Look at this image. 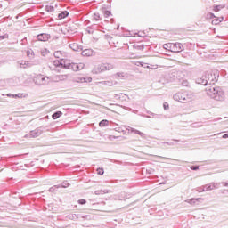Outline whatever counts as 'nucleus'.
Instances as JSON below:
<instances>
[{"mask_svg":"<svg viewBox=\"0 0 228 228\" xmlns=\"http://www.w3.org/2000/svg\"><path fill=\"white\" fill-rule=\"evenodd\" d=\"M163 48L171 53H181L184 51V46L181 43H167Z\"/></svg>","mask_w":228,"mask_h":228,"instance_id":"nucleus-1","label":"nucleus"},{"mask_svg":"<svg viewBox=\"0 0 228 228\" xmlns=\"http://www.w3.org/2000/svg\"><path fill=\"white\" fill-rule=\"evenodd\" d=\"M34 83L38 86H44V85H49V77L44 75H37L34 77Z\"/></svg>","mask_w":228,"mask_h":228,"instance_id":"nucleus-2","label":"nucleus"},{"mask_svg":"<svg viewBox=\"0 0 228 228\" xmlns=\"http://www.w3.org/2000/svg\"><path fill=\"white\" fill-rule=\"evenodd\" d=\"M65 69H72L75 72H77L79 70H83L85 69V63H68L65 64Z\"/></svg>","mask_w":228,"mask_h":228,"instance_id":"nucleus-3","label":"nucleus"},{"mask_svg":"<svg viewBox=\"0 0 228 228\" xmlns=\"http://www.w3.org/2000/svg\"><path fill=\"white\" fill-rule=\"evenodd\" d=\"M207 19H213L212 20V24L214 26H218V24H220V22L224 21V17H215V15H213V13H208L207 14Z\"/></svg>","mask_w":228,"mask_h":228,"instance_id":"nucleus-4","label":"nucleus"},{"mask_svg":"<svg viewBox=\"0 0 228 228\" xmlns=\"http://www.w3.org/2000/svg\"><path fill=\"white\" fill-rule=\"evenodd\" d=\"M111 69H113V66L110 63H103L100 65L101 72H104L106 70H111Z\"/></svg>","mask_w":228,"mask_h":228,"instance_id":"nucleus-5","label":"nucleus"},{"mask_svg":"<svg viewBox=\"0 0 228 228\" xmlns=\"http://www.w3.org/2000/svg\"><path fill=\"white\" fill-rule=\"evenodd\" d=\"M37 40L39 42H47V40H49V34H39L37 35Z\"/></svg>","mask_w":228,"mask_h":228,"instance_id":"nucleus-6","label":"nucleus"},{"mask_svg":"<svg viewBox=\"0 0 228 228\" xmlns=\"http://www.w3.org/2000/svg\"><path fill=\"white\" fill-rule=\"evenodd\" d=\"M67 17H69V12H67V11H63L62 12L59 13V15H58V19L60 20H61V19H65Z\"/></svg>","mask_w":228,"mask_h":228,"instance_id":"nucleus-7","label":"nucleus"},{"mask_svg":"<svg viewBox=\"0 0 228 228\" xmlns=\"http://www.w3.org/2000/svg\"><path fill=\"white\" fill-rule=\"evenodd\" d=\"M94 54V51L91 49H86L82 52V56H92Z\"/></svg>","mask_w":228,"mask_h":228,"instance_id":"nucleus-8","label":"nucleus"},{"mask_svg":"<svg viewBox=\"0 0 228 228\" xmlns=\"http://www.w3.org/2000/svg\"><path fill=\"white\" fill-rule=\"evenodd\" d=\"M77 83H92V77L77 78Z\"/></svg>","mask_w":228,"mask_h":228,"instance_id":"nucleus-9","label":"nucleus"},{"mask_svg":"<svg viewBox=\"0 0 228 228\" xmlns=\"http://www.w3.org/2000/svg\"><path fill=\"white\" fill-rule=\"evenodd\" d=\"M63 113L61 111H57L52 116V118H53V120H56L57 118H60V117H61Z\"/></svg>","mask_w":228,"mask_h":228,"instance_id":"nucleus-10","label":"nucleus"},{"mask_svg":"<svg viewBox=\"0 0 228 228\" xmlns=\"http://www.w3.org/2000/svg\"><path fill=\"white\" fill-rule=\"evenodd\" d=\"M110 124V121L103 119L99 123L100 127H106Z\"/></svg>","mask_w":228,"mask_h":228,"instance_id":"nucleus-11","label":"nucleus"},{"mask_svg":"<svg viewBox=\"0 0 228 228\" xmlns=\"http://www.w3.org/2000/svg\"><path fill=\"white\" fill-rule=\"evenodd\" d=\"M69 63H70V61H69V60H67V59H62V60H61V65L62 67H64V68H65V65H69Z\"/></svg>","mask_w":228,"mask_h":228,"instance_id":"nucleus-12","label":"nucleus"},{"mask_svg":"<svg viewBox=\"0 0 228 228\" xmlns=\"http://www.w3.org/2000/svg\"><path fill=\"white\" fill-rule=\"evenodd\" d=\"M97 174H98L99 175H104V169L99 167V168L97 169Z\"/></svg>","mask_w":228,"mask_h":228,"instance_id":"nucleus-13","label":"nucleus"},{"mask_svg":"<svg viewBox=\"0 0 228 228\" xmlns=\"http://www.w3.org/2000/svg\"><path fill=\"white\" fill-rule=\"evenodd\" d=\"M198 83H199L200 85H204V86H206V85H208V80H200V79H198Z\"/></svg>","mask_w":228,"mask_h":228,"instance_id":"nucleus-14","label":"nucleus"},{"mask_svg":"<svg viewBox=\"0 0 228 228\" xmlns=\"http://www.w3.org/2000/svg\"><path fill=\"white\" fill-rule=\"evenodd\" d=\"M46 11L47 12H54V7L51 6V5H47L46 6Z\"/></svg>","mask_w":228,"mask_h":228,"instance_id":"nucleus-15","label":"nucleus"},{"mask_svg":"<svg viewBox=\"0 0 228 228\" xmlns=\"http://www.w3.org/2000/svg\"><path fill=\"white\" fill-rule=\"evenodd\" d=\"M54 56H55V58H60V56H61V52H60V51L55 52Z\"/></svg>","mask_w":228,"mask_h":228,"instance_id":"nucleus-16","label":"nucleus"},{"mask_svg":"<svg viewBox=\"0 0 228 228\" xmlns=\"http://www.w3.org/2000/svg\"><path fill=\"white\" fill-rule=\"evenodd\" d=\"M56 188H58V187H56V186L51 187V188L49 189V191H50L51 193H54V192L56 191Z\"/></svg>","mask_w":228,"mask_h":228,"instance_id":"nucleus-17","label":"nucleus"},{"mask_svg":"<svg viewBox=\"0 0 228 228\" xmlns=\"http://www.w3.org/2000/svg\"><path fill=\"white\" fill-rule=\"evenodd\" d=\"M7 95H8V97H19V98L22 97V94H12V96L10 94H7Z\"/></svg>","mask_w":228,"mask_h":228,"instance_id":"nucleus-18","label":"nucleus"},{"mask_svg":"<svg viewBox=\"0 0 228 228\" xmlns=\"http://www.w3.org/2000/svg\"><path fill=\"white\" fill-rule=\"evenodd\" d=\"M104 15L105 17H110V15H111V12L110 11H105Z\"/></svg>","mask_w":228,"mask_h":228,"instance_id":"nucleus-19","label":"nucleus"},{"mask_svg":"<svg viewBox=\"0 0 228 228\" xmlns=\"http://www.w3.org/2000/svg\"><path fill=\"white\" fill-rule=\"evenodd\" d=\"M78 203H80V204H86V200H78Z\"/></svg>","mask_w":228,"mask_h":228,"instance_id":"nucleus-20","label":"nucleus"},{"mask_svg":"<svg viewBox=\"0 0 228 228\" xmlns=\"http://www.w3.org/2000/svg\"><path fill=\"white\" fill-rule=\"evenodd\" d=\"M169 106L168 103L165 102L164 103V110H168Z\"/></svg>","mask_w":228,"mask_h":228,"instance_id":"nucleus-21","label":"nucleus"},{"mask_svg":"<svg viewBox=\"0 0 228 228\" xmlns=\"http://www.w3.org/2000/svg\"><path fill=\"white\" fill-rule=\"evenodd\" d=\"M223 138H228V134H224Z\"/></svg>","mask_w":228,"mask_h":228,"instance_id":"nucleus-22","label":"nucleus"},{"mask_svg":"<svg viewBox=\"0 0 228 228\" xmlns=\"http://www.w3.org/2000/svg\"><path fill=\"white\" fill-rule=\"evenodd\" d=\"M191 169L192 170H199V167H192Z\"/></svg>","mask_w":228,"mask_h":228,"instance_id":"nucleus-23","label":"nucleus"},{"mask_svg":"<svg viewBox=\"0 0 228 228\" xmlns=\"http://www.w3.org/2000/svg\"><path fill=\"white\" fill-rule=\"evenodd\" d=\"M118 76H119V77H124V75H122L121 73H118Z\"/></svg>","mask_w":228,"mask_h":228,"instance_id":"nucleus-24","label":"nucleus"},{"mask_svg":"<svg viewBox=\"0 0 228 228\" xmlns=\"http://www.w3.org/2000/svg\"><path fill=\"white\" fill-rule=\"evenodd\" d=\"M94 17H96V20H99V16H97V14H94Z\"/></svg>","mask_w":228,"mask_h":228,"instance_id":"nucleus-25","label":"nucleus"},{"mask_svg":"<svg viewBox=\"0 0 228 228\" xmlns=\"http://www.w3.org/2000/svg\"><path fill=\"white\" fill-rule=\"evenodd\" d=\"M215 12H218V6L215 7Z\"/></svg>","mask_w":228,"mask_h":228,"instance_id":"nucleus-26","label":"nucleus"},{"mask_svg":"<svg viewBox=\"0 0 228 228\" xmlns=\"http://www.w3.org/2000/svg\"><path fill=\"white\" fill-rule=\"evenodd\" d=\"M140 47H141V49H143V45H142Z\"/></svg>","mask_w":228,"mask_h":228,"instance_id":"nucleus-27","label":"nucleus"}]
</instances>
